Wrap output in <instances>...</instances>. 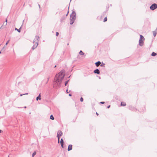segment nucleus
<instances>
[{
    "label": "nucleus",
    "mask_w": 157,
    "mask_h": 157,
    "mask_svg": "<svg viewBox=\"0 0 157 157\" xmlns=\"http://www.w3.org/2000/svg\"><path fill=\"white\" fill-rule=\"evenodd\" d=\"M65 70H63L55 76L54 81L57 83L58 87H60L61 86L62 80L65 75Z\"/></svg>",
    "instance_id": "1"
},
{
    "label": "nucleus",
    "mask_w": 157,
    "mask_h": 157,
    "mask_svg": "<svg viewBox=\"0 0 157 157\" xmlns=\"http://www.w3.org/2000/svg\"><path fill=\"white\" fill-rule=\"evenodd\" d=\"M39 38H40L39 36H35V38L34 39L33 41L34 45L32 47V49L33 50L35 49L37 46L38 44V42Z\"/></svg>",
    "instance_id": "2"
},
{
    "label": "nucleus",
    "mask_w": 157,
    "mask_h": 157,
    "mask_svg": "<svg viewBox=\"0 0 157 157\" xmlns=\"http://www.w3.org/2000/svg\"><path fill=\"white\" fill-rule=\"evenodd\" d=\"M144 36L142 35H140V39L139 40V44L140 46H142L144 44Z\"/></svg>",
    "instance_id": "3"
},
{
    "label": "nucleus",
    "mask_w": 157,
    "mask_h": 157,
    "mask_svg": "<svg viewBox=\"0 0 157 157\" xmlns=\"http://www.w3.org/2000/svg\"><path fill=\"white\" fill-rule=\"evenodd\" d=\"M76 18V14L75 12L73 11L72 12V13L70 15V20H74L75 21V20Z\"/></svg>",
    "instance_id": "4"
},
{
    "label": "nucleus",
    "mask_w": 157,
    "mask_h": 157,
    "mask_svg": "<svg viewBox=\"0 0 157 157\" xmlns=\"http://www.w3.org/2000/svg\"><path fill=\"white\" fill-rule=\"evenodd\" d=\"M63 132H62L60 131L59 130L58 131L57 133V137L58 139V143H59V139L60 138V136H61L62 135Z\"/></svg>",
    "instance_id": "5"
},
{
    "label": "nucleus",
    "mask_w": 157,
    "mask_h": 157,
    "mask_svg": "<svg viewBox=\"0 0 157 157\" xmlns=\"http://www.w3.org/2000/svg\"><path fill=\"white\" fill-rule=\"evenodd\" d=\"M157 8V4L155 3L153 4L150 7V9L152 10H153L155 9H156Z\"/></svg>",
    "instance_id": "6"
},
{
    "label": "nucleus",
    "mask_w": 157,
    "mask_h": 157,
    "mask_svg": "<svg viewBox=\"0 0 157 157\" xmlns=\"http://www.w3.org/2000/svg\"><path fill=\"white\" fill-rule=\"evenodd\" d=\"M94 72L95 74H100V71L98 69H97L94 70Z\"/></svg>",
    "instance_id": "7"
},
{
    "label": "nucleus",
    "mask_w": 157,
    "mask_h": 157,
    "mask_svg": "<svg viewBox=\"0 0 157 157\" xmlns=\"http://www.w3.org/2000/svg\"><path fill=\"white\" fill-rule=\"evenodd\" d=\"M72 145L71 144H69L68 146V147L67 149V150L69 151L71 150L72 149Z\"/></svg>",
    "instance_id": "8"
},
{
    "label": "nucleus",
    "mask_w": 157,
    "mask_h": 157,
    "mask_svg": "<svg viewBox=\"0 0 157 157\" xmlns=\"http://www.w3.org/2000/svg\"><path fill=\"white\" fill-rule=\"evenodd\" d=\"M101 63L100 61H98L95 63V64L96 67H98Z\"/></svg>",
    "instance_id": "9"
},
{
    "label": "nucleus",
    "mask_w": 157,
    "mask_h": 157,
    "mask_svg": "<svg viewBox=\"0 0 157 157\" xmlns=\"http://www.w3.org/2000/svg\"><path fill=\"white\" fill-rule=\"evenodd\" d=\"M41 99V98L40 94L38 96L36 97V100L37 101H38L39 100H40Z\"/></svg>",
    "instance_id": "10"
},
{
    "label": "nucleus",
    "mask_w": 157,
    "mask_h": 157,
    "mask_svg": "<svg viewBox=\"0 0 157 157\" xmlns=\"http://www.w3.org/2000/svg\"><path fill=\"white\" fill-rule=\"evenodd\" d=\"M7 18L6 19L5 21L4 22L3 25H4L5 26L6 25H7Z\"/></svg>",
    "instance_id": "11"
},
{
    "label": "nucleus",
    "mask_w": 157,
    "mask_h": 157,
    "mask_svg": "<svg viewBox=\"0 0 157 157\" xmlns=\"http://www.w3.org/2000/svg\"><path fill=\"white\" fill-rule=\"evenodd\" d=\"M126 103L124 102H121V105L122 106H125L126 105Z\"/></svg>",
    "instance_id": "12"
},
{
    "label": "nucleus",
    "mask_w": 157,
    "mask_h": 157,
    "mask_svg": "<svg viewBox=\"0 0 157 157\" xmlns=\"http://www.w3.org/2000/svg\"><path fill=\"white\" fill-rule=\"evenodd\" d=\"M153 34L154 37H155L157 34V32L156 31H154L153 32Z\"/></svg>",
    "instance_id": "13"
},
{
    "label": "nucleus",
    "mask_w": 157,
    "mask_h": 157,
    "mask_svg": "<svg viewBox=\"0 0 157 157\" xmlns=\"http://www.w3.org/2000/svg\"><path fill=\"white\" fill-rule=\"evenodd\" d=\"M157 55V53L155 52H152L151 54V56H155Z\"/></svg>",
    "instance_id": "14"
},
{
    "label": "nucleus",
    "mask_w": 157,
    "mask_h": 157,
    "mask_svg": "<svg viewBox=\"0 0 157 157\" xmlns=\"http://www.w3.org/2000/svg\"><path fill=\"white\" fill-rule=\"evenodd\" d=\"M21 27L19 29H17V28H15V30H17L18 32L20 33L21 32Z\"/></svg>",
    "instance_id": "15"
},
{
    "label": "nucleus",
    "mask_w": 157,
    "mask_h": 157,
    "mask_svg": "<svg viewBox=\"0 0 157 157\" xmlns=\"http://www.w3.org/2000/svg\"><path fill=\"white\" fill-rule=\"evenodd\" d=\"M79 54L81 55H83L84 54V53L82 50L80 51L79 52Z\"/></svg>",
    "instance_id": "16"
},
{
    "label": "nucleus",
    "mask_w": 157,
    "mask_h": 157,
    "mask_svg": "<svg viewBox=\"0 0 157 157\" xmlns=\"http://www.w3.org/2000/svg\"><path fill=\"white\" fill-rule=\"evenodd\" d=\"M65 19V17H62L61 19H60V21L62 22L63 21H64Z\"/></svg>",
    "instance_id": "17"
},
{
    "label": "nucleus",
    "mask_w": 157,
    "mask_h": 157,
    "mask_svg": "<svg viewBox=\"0 0 157 157\" xmlns=\"http://www.w3.org/2000/svg\"><path fill=\"white\" fill-rule=\"evenodd\" d=\"M50 119H51L52 120H54V117L52 115H50Z\"/></svg>",
    "instance_id": "18"
},
{
    "label": "nucleus",
    "mask_w": 157,
    "mask_h": 157,
    "mask_svg": "<svg viewBox=\"0 0 157 157\" xmlns=\"http://www.w3.org/2000/svg\"><path fill=\"white\" fill-rule=\"evenodd\" d=\"M74 21H74V20H70V24L72 25L74 23Z\"/></svg>",
    "instance_id": "19"
},
{
    "label": "nucleus",
    "mask_w": 157,
    "mask_h": 157,
    "mask_svg": "<svg viewBox=\"0 0 157 157\" xmlns=\"http://www.w3.org/2000/svg\"><path fill=\"white\" fill-rule=\"evenodd\" d=\"M70 80H68L67 81H66L65 82V86H66L68 82Z\"/></svg>",
    "instance_id": "20"
},
{
    "label": "nucleus",
    "mask_w": 157,
    "mask_h": 157,
    "mask_svg": "<svg viewBox=\"0 0 157 157\" xmlns=\"http://www.w3.org/2000/svg\"><path fill=\"white\" fill-rule=\"evenodd\" d=\"M36 154V152L34 151L32 154V157H33L34 155H35Z\"/></svg>",
    "instance_id": "21"
},
{
    "label": "nucleus",
    "mask_w": 157,
    "mask_h": 157,
    "mask_svg": "<svg viewBox=\"0 0 157 157\" xmlns=\"http://www.w3.org/2000/svg\"><path fill=\"white\" fill-rule=\"evenodd\" d=\"M62 147L63 148H64V143H60Z\"/></svg>",
    "instance_id": "22"
},
{
    "label": "nucleus",
    "mask_w": 157,
    "mask_h": 157,
    "mask_svg": "<svg viewBox=\"0 0 157 157\" xmlns=\"http://www.w3.org/2000/svg\"><path fill=\"white\" fill-rule=\"evenodd\" d=\"M107 21V18L106 17H105L103 21L104 22H106Z\"/></svg>",
    "instance_id": "23"
},
{
    "label": "nucleus",
    "mask_w": 157,
    "mask_h": 157,
    "mask_svg": "<svg viewBox=\"0 0 157 157\" xmlns=\"http://www.w3.org/2000/svg\"><path fill=\"white\" fill-rule=\"evenodd\" d=\"M83 101V99L82 97H81L80 98V101L81 102H82Z\"/></svg>",
    "instance_id": "24"
},
{
    "label": "nucleus",
    "mask_w": 157,
    "mask_h": 157,
    "mask_svg": "<svg viewBox=\"0 0 157 157\" xmlns=\"http://www.w3.org/2000/svg\"><path fill=\"white\" fill-rule=\"evenodd\" d=\"M60 143H64V141L62 138L61 139Z\"/></svg>",
    "instance_id": "25"
},
{
    "label": "nucleus",
    "mask_w": 157,
    "mask_h": 157,
    "mask_svg": "<svg viewBox=\"0 0 157 157\" xmlns=\"http://www.w3.org/2000/svg\"><path fill=\"white\" fill-rule=\"evenodd\" d=\"M105 65V64L104 63H103L100 66L101 67H102Z\"/></svg>",
    "instance_id": "26"
},
{
    "label": "nucleus",
    "mask_w": 157,
    "mask_h": 157,
    "mask_svg": "<svg viewBox=\"0 0 157 157\" xmlns=\"http://www.w3.org/2000/svg\"><path fill=\"white\" fill-rule=\"evenodd\" d=\"M59 33L58 32H56V36H59Z\"/></svg>",
    "instance_id": "27"
},
{
    "label": "nucleus",
    "mask_w": 157,
    "mask_h": 157,
    "mask_svg": "<svg viewBox=\"0 0 157 157\" xmlns=\"http://www.w3.org/2000/svg\"><path fill=\"white\" fill-rule=\"evenodd\" d=\"M9 41H10V40H8V41L6 42V45H7V44H8V43H9Z\"/></svg>",
    "instance_id": "28"
},
{
    "label": "nucleus",
    "mask_w": 157,
    "mask_h": 157,
    "mask_svg": "<svg viewBox=\"0 0 157 157\" xmlns=\"http://www.w3.org/2000/svg\"><path fill=\"white\" fill-rule=\"evenodd\" d=\"M100 103L102 104H104L105 103V102L104 101H101L100 102Z\"/></svg>",
    "instance_id": "29"
},
{
    "label": "nucleus",
    "mask_w": 157,
    "mask_h": 157,
    "mask_svg": "<svg viewBox=\"0 0 157 157\" xmlns=\"http://www.w3.org/2000/svg\"><path fill=\"white\" fill-rule=\"evenodd\" d=\"M49 77H48V78H47V82H48V81H49Z\"/></svg>",
    "instance_id": "30"
},
{
    "label": "nucleus",
    "mask_w": 157,
    "mask_h": 157,
    "mask_svg": "<svg viewBox=\"0 0 157 157\" xmlns=\"http://www.w3.org/2000/svg\"><path fill=\"white\" fill-rule=\"evenodd\" d=\"M69 10H68V12H67V14H66V16H67L68 15V13H69Z\"/></svg>",
    "instance_id": "31"
},
{
    "label": "nucleus",
    "mask_w": 157,
    "mask_h": 157,
    "mask_svg": "<svg viewBox=\"0 0 157 157\" xmlns=\"http://www.w3.org/2000/svg\"><path fill=\"white\" fill-rule=\"evenodd\" d=\"M106 11L104 12H103V15H104L105 14H106Z\"/></svg>",
    "instance_id": "32"
},
{
    "label": "nucleus",
    "mask_w": 157,
    "mask_h": 157,
    "mask_svg": "<svg viewBox=\"0 0 157 157\" xmlns=\"http://www.w3.org/2000/svg\"><path fill=\"white\" fill-rule=\"evenodd\" d=\"M70 92V90L69 92H68V90L67 89L66 90V92H67V93H68Z\"/></svg>",
    "instance_id": "33"
},
{
    "label": "nucleus",
    "mask_w": 157,
    "mask_h": 157,
    "mask_svg": "<svg viewBox=\"0 0 157 157\" xmlns=\"http://www.w3.org/2000/svg\"><path fill=\"white\" fill-rule=\"evenodd\" d=\"M110 105H108L107 107V108H110Z\"/></svg>",
    "instance_id": "34"
},
{
    "label": "nucleus",
    "mask_w": 157,
    "mask_h": 157,
    "mask_svg": "<svg viewBox=\"0 0 157 157\" xmlns=\"http://www.w3.org/2000/svg\"><path fill=\"white\" fill-rule=\"evenodd\" d=\"M69 96H72V95H71V94H69Z\"/></svg>",
    "instance_id": "35"
},
{
    "label": "nucleus",
    "mask_w": 157,
    "mask_h": 157,
    "mask_svg": "<svg viewBox=\"0 0 157 157\" xmlns=\"http://www.w3.org/2000/svg\"><path fill=\"white\" fill-rule=\"evenodd\" d=\"M28 94V93H26L23 94H24V95H27Z\"/></svg>",
    "instance_id": "36"
},
{
    "label": "nucleus",
    "mask_w": 157,
    "mask_h": 157,
    "mask_svg": "<svg viewBox=\"0 0 157 157\" xmlns=\"http://www.w3.org/2000/svg\"><path fill=\"white\" fill-rule=\"evenodd\" d=\"M2 131L0 129V133H2Z\"/></svg>",
    "instance_id": "37"
},
{
    "label": "nucleus",
    "mask_w": 157,
    "mask_h": 157,
    "mask_svg": "<svg viewBox=\"0 0 157 157\" xmlns=\"http://www.w3.org/2000/svg\"><path fill=\"white\" fill-rule=\"evenodd\" d=\"M23 95H24V94H20V96H22Z\"/></svg>",
    "instance_id": "38"
},
{
    "label": "nucleus",
    "mask_w": 157,
    "mask_h": 157,
    "mask_svg": "<svg viewBox=\"0 0 157 157\" xmlns=\"http://www.w3.org/2000/svg\"><path fill=\"white\" fill-rule=\"evenodd\" d=\"M96 114L97 115H98V113L97 112L96 113Z\"/></svg>",
    "instance_id": "39"
},
{
    "label": "nucleus",
    "mask_w": 157,
    "mask_h": 157,
    "mask_svg": "<svg viewBox=\"0 0 157 157\" xmlns=\"http://www.w3.org/2000/svg\"><path fill=\"white\" fill-rule=\"evenodd\" d=\"M38 6L39 7V8H40V5L39 4L38 5Z\"/></svg>",
    "instance_id": "40"
},
{
    "label": "nucleus",
    "mask_w": 157,
    "mask_h": 157,
    "mask_svg": "<svg viewBox=\"0 0 157 157\" xmlns=\"http://www.w3.org/2000/svg\"><path fill=\"white\" fill-rule=\"evenodd\" d=\"M56 67V65H55V66H54V68H55Z\"/></svg>",
    "instance_id": "41"
},
{
    "label": "nucleus",
    "mask_w": 157,
    "mask_h": 157,
    "mask_svg": "<svg viewBox=\"0 0 157 157\" xmlns=\"http://www.w3.org/2000/svg\"><path fill=\"white\" fill-rule=\"evenodd\" d=\"M48 82H47V81H46V84H47L48 83Z\"/></svg>",
    "instance_id": "42"
},
{
    "label": "nucleus",
    "mask_w": 157,
    "mask_h": 157,
    "mask_svg": "<svg viewBox=\"0 0 157 157\" xmlns=\"http://www.w3.org/2000/svg\"><path fill=\"white\" fill-rule=\"evenodd\" d=\"M24 108H26V106H25V107H24Z\"/></svg>",
    "instance_id": "43"
},
{
    "label": "nucleus",
    "mask_w": 157,
    "mask_h": 157,
    "mask_svg": "<svg viewBox=\"0 0 157 157\" xmlns=\"http://www.w3.org/2000/svg\"><path fill=\"white\" fill-rule=\"evenodd\" d=\"M70 76H71V75H70V76H69L68 77V78H70Z\"/></svg>",
    "instance_id": "44"
},
{
    "label": "nucleus",
    "mask_w": 157,
    "mask_h": 157,
    "mask_svg": "<svg viewBox=\"0 0 157 157\" xmlns=\"http://www.w3.org/2000/svg\"><path fill=\"white\" fill-rule=\"evenodd\" d=\"M2 26H3V25H2V26L1 27V28H2Z\"/></svg>",
    "instance_id": "45"
},
{
    "label": "nucleus",
    "mask_w": 157,
    "mask_h": 157,
    "mask_svg": "<svg viewBox=\"0 0 157 157\" xmlns=\"http://www.w3.org/2000/svg\"><path fill=\"white\" fill-rule=\"evenodd\" d=\"M1 51L0 52V53H1Z\"/></svg>",
    "instance_id": "46"
},
{
    "label": "nucleus",
    "mask_w": 157,
    "mask_h": 157,
    "mask_svg": "<svg viewBox=\"0 0 157 157\" xmlns=\"http://www.w3.org/2000/svg\"><path fill=\"white\" fill-rule=\"evenodd\" d=\"M69 6L68 7V9H69Z\"/></svg>",
    "instance_id": "47"
}]
</instances>
